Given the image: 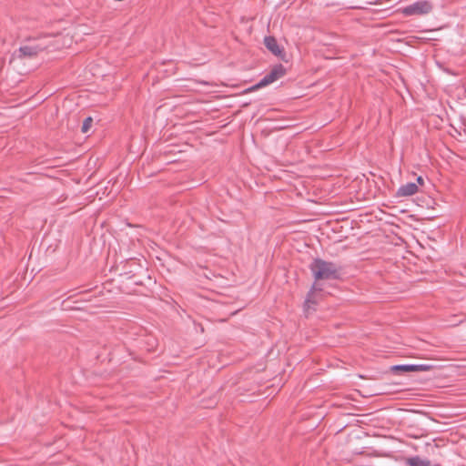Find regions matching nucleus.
Masks as SVG:
<instances>
[{"instance_id":"nucleus-1","label":"nucleus","mask_w":466,"mask_h":466,"mask_svg":"<svg viewBox=\"0 0 466 466\" xmlns=\"http://www.w3.org/2000/svg\"><path fill=\"white\" fill-rule=\"evenodd\" d=\"M309 269L316 281L313 283L305 299L304 306L307 309H309L311 304L314 305L317 303L314 292L322 290L321 285L317 281L336 280L340 277V268L336 263L326 261L319 258L312 260L309 265Z\"/></svg>"},{"instance_id":"nucleus-2","label":"nucleus","mask_w":466,"mask_h":466,"mask_svg":"<svg viewBox=\"0 0 466 466\" xmlns=\"http://www.w3.org/2000/svg\"><path fill=\"white\" fill-rule=\"evenodd\" d=\"M51 35H43L38 37H29L25 44L19 48L22 56H36L41 51L49 47Z\"/></svg>"},{"instance_id":"nucleus-3","label":"nucleus","mask_w":466,"mask_h":466,"mask_svg":"<svg viewBox=\"0 0 466 466\" xmlns=\"http://www.w3.org/2000/svg\"><path fill=\"white\" fill-rule=\"evenodd\" d=\"M432 10V5L429 1H418L402 9L405 15H421L429 14Z\"/></svg>"},{"instance_id":"nucleus-4","label":"nucleus","mask_w":466,"mask_h":466,"mask_svg":"<svg viewBox=\"0 0 466 466\" xmlns=\"http://www.w3.org/2000/svg\"><path fill=\"white\" fill-rule=\"evenodd\" d=\"M287 73V69L282 64L275 65L268 73H267L261 79V86H267L279 78L283 77Z\"/></svg>"},{"instance_id":"nucleus-5","label":"nucleus","mask_w":466,"mask_h":466,"mask_svg":"<svg viewBox=\"0 0 466 466\" xmlns=\"http://www.w3.org/2000/svg\"><path fill=\"white\" fill-rule=\"evenodd\" d=\"M432 368L430 364H400L391 367L394 373L428 371Z\"/></svg>"},{"instance_id":"nucleus-6","label":"nucleus","mask_w":466,"mask_h":466,"mask_svg":"<svg viewBox=\"0 0 466 466\" xmlns=\"http://www.w3.org/2000/svg\"><path fill=\"white\" fill-rule=\"evenodd\" d=\"M418 185L414 182H409L404 185H401L396 193V196L399 198L410 197L417 193Z\"/></svg>"},{"instance_id":"nucleus-7","label":"nucleus","mask_w":466,"mask_h":466,"mask_svg":"<svg viewBox=\"0 0 466 466\" xmlns=\"http://www.w3.org/2000/svg\"><path fill=\"white\" fill-rule=\"evenodd\" d=\"M264 44L273 56H279L281 55L282 48L279 46L277 40L273 36L265 37Z\"/></svg>"},{"instance_id":"nucleus-8","label":"nucleus","mask_w":466,"mask_h":466,"mask_svg":"<svg viewBox=\"0 0 466 466\" xmlns=\"http://www.w3.org/2000/svg\"><path fill=\"white\" fill-rule=\"evenodd\" d=\"M406 464L409 466H431V461L419 456H413L407 460Z\"/></svg>"},{"instance_id":"nucleus-9","label":"nucleus","mask_w":466,"mask_h":466,"mask_svg":"<svg viewBox=\"0 0 466 466\" xmlns=\"http://www.w3.org/2000/svg\"><path fill=\"white\" fill-rule=\"evenodd\" d=\"M92 124H93V118L91 116L86 117L83 121L82 127H81L82 133H87L90 130Z\"/></svg>"},{"instance_id":"nucleus-10","label":"nucleus","mask_w":466,"mask_h":466,"mask_svg":"<svg viewBox=\"0 0 466 466\" xmlns=\"http://www.w3.org/2000/svg\"><path fill=\"white\" fill-rule=\"evenodd\" d=\"M263 87H264V86H261V81L259 80V81H258V83H256L255 85H253V86H249V87L246 88V89L244 90V93H245V94L251 93V92H254V91H256V90H258V89H260V88H263Z\"/></svg>"},{"instance_id":"nucleus-11","label":"nucleus","mask_w":466,"mask_h":466,"mask_svg":"<svg viewBox=\"0 0 466 466\" xmlns=\"http://www.w3.org/2000/svg\"><path fill=\"white\" fill-rule=\"evenodd\" d=\"M22 62H23V60H18V59L9 60L10 66H12L14 68L18 67L19 64H21Z\"/></svg>"},{"instance_id":"nucleus-12","label":"nucleus","mask_w":466,"mask_h":466,"mask_svg":"<svg viewBox=\"0 0 466 466\" xmlns=\"http://www.w3.org/2000/svg\"><path fill=\"white\" fill-rule=\"evenodd\" d=\"M417 183L420 185H423L424 180H423L422 177L420 176L417 177Z\"/></svg>"},{"instance_id":"nucleus-13","label":"nucleus","mask_w":466,"mask_h":466,"mask_svg":"<svg viewBox=\"0 0 466 466\" xmlns=\"http://www.w3.org/2000/svg\"><path fill=\"white\" fill-rule=\"evenodd\" d=\"M435 62H436V65H437L439 67H441V66H442V64H441V60H435Z\"/></svg>"}]
</instances>
